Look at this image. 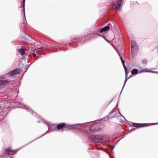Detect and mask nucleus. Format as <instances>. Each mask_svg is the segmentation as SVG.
Returning <instances> with one entry per match:
<instances>
[{"label":"nucleus","mask_w":158,"mask_h":158,"mask_svg":"<svg viewBox=\"0 0 158 158\" xmlns=\"http://www.w3.org/2000/svg\"><path fill=\"white\" fill-rule=\"evenodd\" d=\"M18 50L21 55H23L25 54L24 50L22 49H18Z\"/></svg>","instance_id":"13"},{"label":"nucleus","mask_w":158,"mask_h":158,"mask_svg":"<svg viewBox=\"0 0 158 158\" xmlns=\"http://www.w3.org/2000/svg\"><path fill=\"white\" fill-rule=\"evenodd\" d=\"M123 0H118V2L115 4L114 3H113L111 4L112 7L115 6V9L117 10H120L121 8L122 4L123 3Z\"/></svg>","instance_id":"2"},{"label":"nucleus","mask_w":158,"mask_h":158,"mask_svg":"<svg viewBox=\"0 0 158 158\" xmlns=\"http://www.w3.org/2000/svg\"><path fill=\"white\" fill-rule=\"evenodd\" d=\"M141 72H150L149 70L147 68L142 69L141 70Z\"/></svg>","instance_id":"14"},{"label":"nucleus","mask_w":158,"mask_h":158,"mask_svg":"<svg viewBox=\"0 0 158 158\" xmlns=\"http://www.w3.org/2000/svg\"><path fill=\"white\" fill-rule=\"evenodd\" d=\"M24 20L23 21V24H26V23H27V21L26 20V18H25L24 12Z\"/></svg>","instance_id":"17"},{"label":"nucleus","mask_w":158,"mask_h":158,"mask_svg":"<svg viewBox=\"0 0 158 158\" xmlns=\"http://www.w3.org/2000/svg\"><path fill=\"white\" fill-rule=\"evenodd\" d=\"M66 126L64 123H61L58 124L56 126V128L58 129H60Z\"/></svg>","instance_id":"9"},{"label":"nucleus","mask_w":158,"mask_h":158,"mask_svg":"<svg viewBox=\"0 0 158 158\" xmlns=\"http://www.w3.org/2000/svg\"><path fill=\"white\" fill-rule=\"evenodd\" d=\"M15 151L12 150L10 149H7L5 150V153L8 154L12 155L16 152Z\"/></svg>","instance_id":"7"},{"label":"nucleus","mask_w":158,"mask_h":158,"mask_svg":"<svg viewBox=\"0 0 158 158\" xmlns=\"http://www.w3.org/2000/svg\"><path fill=\"white\" fill-rule=\"evenodd\" d=\"M114 112V111H112L111 112V113L109 114V116L110 118H113V117H114L115 116H113V115L112 116L111 115Z\"/></svg>","instance_id":"18"},{"label":"nucleus","mask_w":158,"mask_h":158,"mask_svg":"<svg viewBox=\"0 0 158 158\" xmlns=\"http://www.w3.org/2000/svg\"><path fill=\"white\" fill-rule=\"evenodd\" d=\"M38 49H40L41 50H44L45 48V47H41L40 48H37Z\"/></svg>","instance_id":"19"},{"label":"nucleus","mask_w":158,"mask_h":158,"mask_svg":"<svg viewBox=\"0 0 158 158\" xmlns=\"http://www.w3.org/2000/svg\"><path fill=\"white\" fill-rule=\"evenodd\" d=\"M151 72H153V73H155V72H152V71Z\"/></svg>","instance_id":"23"},{"label":"nucleus","mask_w":158,"mask_h":158,"mask_svg":"<svg viewBox=\"0 0 158 158\" xmlns=\"http://www.w3.org/2000/svg\"><path fill=\"white\" fill-rule=\"evenodd\" d=\"M138 72V70L136 69H134L132 70L131 73L132 75H135L137 74Z\"/></svg>","instance_id":"12"},{"label":"nucleus","mask_w":158,"mask_h":158,"mask_svg":"<svg viewBox=\"0 0 158 158\" xmlns=\"http://www.w3.org/2000/svg\"><path fill=\"white\" fill-rule=\"evenodd\" d=\"M142 63L144 64L147 65L148 64V62L147 60L146 59L143 60L142 61Z\"/></svg>","instance_id":"15"},{"label":"nucleus","mask_w":158,"mask_h":158,"mask_svg":"<svg viewBox=\"0 0 158 158\" xmlns=\"http://www.w3.org/2000/svg\"><path fill=\"white\" fill-rule=\"evenodd\" d=\"M90 130L92 131H97L99 130H101L98 125L94 124L91 125L89 127Z\"/></svg>","instance_id":"3"},{"label":"nucleus","mask_w":158,"mask_h":158,"mask_svg":"<svg viewBox=\"0 0 158 158\" xmlns=\"http://www.w3.org/2000/svg\"><path fill=\"white\" fill-rule=\"evenodd\" d=\"M4 107H2V106H0V108H3Z\"/></svg>","instance_id":"22"},{"label":"nucleus","mask_w":158,"mask_h":158,"mask_svg":"<svg viewBox=\"0 0 158 158\" xmlns=\"http://www.w3.org/2000/svg\"><path fill=\"white\" fill-rule=\"evenodd\" d=\"M145 124H139L136 123H133L132 124V126L134 127H142L145 126Z\"/></svg>","instance_id":"8"},{"label":"nucleus","mask_w":158,"mask_h":158,"mask_svg":"<svg viewBox=\"0 0 158 158\" xmlns=\"http://www.w3.org/2000/svg\"><path fill=\"white\" fill-rule=\"evenodd\" d=\"M33 55L34 57H35L36 56V54L35 53H33Z\"/></svg>","instance_id":"21"},{"label":"nucleus","mask_w":158,"mask_h":158,"mask_svg":"<svg viewBox=\"0 0 158 158\" xmlns=\"http://www.w3.org/2000/svg\"><path fill=\"white\" fill-rule=\"evenodd\" d=\"M20 73V70L18 69H16L15 70L11 71L10 75L9 74L5 75V76H2L0 77V78L2 79H4L8 77V76H10L9 77L11 76H13L15 75L16 74H19Z\"/></svg>","instance_id":"1"},{"label":"nucleus","mask_w":158,"mask_h":158,"mask_svg":"<svg viewBox=\"0 0 158 158\" xmlns=\"http://www.w3.org/2000/svg\"><path fill=\"white\" fill-rule=\"evenodd\" d=\"M95 139H97L98 141H100L102 140V136L100 135H97L95 136Z\"/></svg>","instance_id":"11"},{"label":"nucleus","mask_w":158,"mask_h":158,"mask_svg":"<svg viewBox=\"0 0 158 158\" xmlns=\"http://www.w3.org/2000/svg\"><path fill=\"white\" fill-rule=\"evenodd\" d=\"M135 48L137 49L138 46L137 45L135 42L134 40H132L131 42V52L132 55L133 54V48Z\"/></svg>","instance_id":"5"},{"label":"nucleus","mask_w":158,"mask_h":158,"mask_svg":"<svg viewBox=\"0 0 158 158\" xmlns=\"http://www.w3.org/2000/svg\"><path fill=\"white\" fill-rule=\"evenodd\" d=\"M111 27V24L109 23L108 24V25L102 28L100 31V32L101 33H102L104 31H107Z\"/></svg>","instance_id":"6"},{"label":"nucleus","mask_w":158,"mask_h":158,"mask_svg":"<svg viewBox=\"0 0 158 158\" xmlns=\"http://www.w3.org/2000/svg\"><path fill=\"white\" fill-rule=\"evenodd\" d=\"M127 74L126 73V80H125V82L124 85H125V84H126V82H127V80H128L129 78H130L131 77V76H130L128 78L127 77V74H128V73H129V72H128L127 71Z\"/></svg>","instance_id":"16"},{"label":"nucleus","mask_w":158,"mask_h":158,"mask_svg":"<svg viewBox=\"0 0 158 158\" xmlns=\"http://www.w3.org/2000/svg\"><path fill=\"white\" fill-rule=\"evenodd\" d=\"M23 11H24V5H25V0H23Z\"/></svg>","instance_id":"20"},{"label":"nucleus","mask_w":158,"mask_h":158,"mask_svg":"<svg viewBox=\"0 0 158 158\" xmlns=\"http://www.w3.org/2000/svg\"><path fill=\"white\" fill-rule=\"evenodd\" d=\"M120 59L121 60V61H122V62L123 64V65L124 67V68L125 69L126 73L127 74V68L125 66V61L123 60V58L121 56H120Z\"/></svg>","instance_id":"10"},{"label":"nucleus","mask_w":158,"mask_h":158,"mask_svg":"<svg viewBox=\"0 0 158 158\" xmlns=\"http://www.w3.org/2000/svg\"><path fill=\"white\" fill-rule=\"evenodd\" d=\"M10 79L9 78L3 80H0V86L4 85L8 83L10 81Z\"/></svg>","instance_id":"4"}]
</instances>
